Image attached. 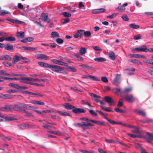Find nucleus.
<instances>
[{"label":"nucleus","instance_id":"nucleus-42","mask_svg":"<svg viewBox=\"0 0 153 153\" xmlns=\"http://www.w3.org/2000/svg\"><path fill=\"white\" fill-rule=\"evenodd\" d=\"M28 126L26 124H20L18 125V127L20 129H27Z\"/></svg>","mask_w":153,"mask_h":153},{"label":"nucleus","instance_id":"nucleus-30","mask_svg":"<svg viewBox=\"0 0 153 153\" xmlns=\"http://www.w3.org/2000/svg\"><path fill=\"white\" fill-rule=\"evenodd\" d=\"M24 93L25 94H28L32 95H39L41 97H42V95L40 94L39 93H32L31 92H29L27 91H25L24 92Z\"/></svg>","mask_w":153,"mask_h":153},{"label":"nucleus","instance_id":"nucleus-64","mask_svg":"<svg viewBox=\"0 0 153 153\" xmlns=\"http://www.w3.org/2000/svg\"><path fill=\"white\" fill-rule=\"evenodd\" d=\"M74 48L70 46L68 47L65 48V50L66 51H72Z\"/></svg>","mask_w":153,"mask_h":153},{"label":"nucleus","instance_id":"nucleus-48","mask_svg":"<svg viewBox=\"0 0 153 153\" xmlns=\"http://www.w3.org/2000/svg\"><path fill=\"white\" fill-rule=\"evenodd\" d=\"M127 134L128 135V136H129L130 137L134 138H138V137H140L141 138L142 137L140 136V135H136L135 134H129L128 133Z\"/></svg>","mask_w":153,"mask_h":153},{"label":"nucleus","instance_id":"nucleus-34","mask_svg":"<svg viewBox=\"0 0 153 153\" xmlns=\"http://www.w3.org/2000/svg\"><path fill=\"white\" fill-rule=\"evenodd\" d=\"M91 96H93L95 98V100L97 102H99L100 101V100H99V99L100 98V97L99 96L96 94H94L93 93H91Z\"/></svg>","mask_w":153,"mask_h":153},{"label":"nucleus","instance_id":"nucleus-51","mask_svg":"<svg viewBox=\"0 0 153 153\" xmlns=\"http://www.w3.org/2000/svg\"><path fill=\"white\" fill-rule=\"evenodd\" d=\"M12 22L13 23L17 24H22L23 22L17 19H13Z\"/></svg>","mask_w":153,"mask_h":153},{"label":"nucleus","instance_id":"nucleus-26","mask_svg":"<svg viewBox=\"0 0 153 153\" xmlns=\"http://www.w3.org/2000/svg\"><path fill=\"white\" fill-rule=\"evenodd\" d=\"M33 40V38L31 37H28L25 39L21 40V42L23 43H26L30 42Z\"/></svg>","mask_w":153,"mask_h":153},{"label":"nucleus","instance_id":"nucleus-53","mask_svg":"<svg viewBox=\"0 0 153 153\" xmlns=\"http://www.w3.org/2000/svg\"><path fill=\"white\" fill-rule=\"evenodd\" d=\"M42 81H44L47 83H48L49 82V80L47 79H39L38 78H36V82H40Z\"/></svg>","mask_w":153,"mask_h":153},{"label":"nucleus","instance_id":"nucleus-37","mask_svg":"<svg viewBox=\"0 0 153 153\" xmlns=\"http://www.w3.org/2000/svg\"><path fill=\"white\" fill-rule=\"evenodd\" d=\"M51 37L52 38L59 37V33L56 31L52 32L51 34Z\"/></svg>","mask_w":153,"mask_h":153},{"label":"nucleus","instance_id":"nucleus-15","mask_svg":"<svg viewBox=\"0 0 153 153\" xmlns=\"http://www.w3.org/2000/svg\"><path fill=\"white\" fill-rule=\"evenodd\" d=\"M12 59L11 57L7 54H5L0 56V60H1L10 61Z\"/></svg>","mask_w":153,"mask_h":153},{"label":"nucleus","instance_id":"nucleus-22","mask_svg":"<svg viewBox=\"0 0 153 153\" xmlns=\"http://www.w3.org/2000/svg\"><path fill=\"white\" fill-rule=\"evenodd\" d=\"M85 78L86 79H90L95 81H100V79L97 77L91 75L87 76Z\"/></svg>","mask_w":153,"mask_h":153},{"label":"nucleus","instance_id":"nucleus-35","mask_svg":"<svg viewBox=\"0 0 153 153\" xmlns=\"http://www.w3.org/2000/svg\"><path fill=\"white\" fill-rule=\"evenodd\" d=\"M108 56L109 58L112 60H115V54L112 51H110L108 53Z\"/></svg>","mask_w":153,"mask_h":153},{"label":"nucleus","instance_id":"nucleus-21","mask_svg":"<svg viewBox=\"0 0 153 153\" xmlns=\"http://www.w3.org/2000/svg\"><path fill=\"white\" fill-rule=\"evenodd\" d=\"M121 74H118L115 75V85H118L120 82Z\"/></svg>","mask_w":153,"mask_h":153},{"label":"nucleus","instance_id":"nucleus-46","mask_svg":"<svg viewBox=\"0 0 153 153\" xmlns=\"http://www.w3.org/2000/svg\"><path fill=\"white\" fill-rule=\"evenodd\" d=\"M10 13V12L5 10H1L0 12V15L4 16Z\"/></svg>","mask_w":153,"mask_h":153},{"label":"nucleus","instance_id":"nucleus-33","mask_svg":"<svg viewBox=\"0 0 153 153\" xmlns=\"http://www.w3.org/2000/svg\"><path fill=\"white\" fill-rule=\"evenodd\" d=\"M132 90V88L131 87L126 88H125L124 90L122 91L121 93H127L131 91Z\"/></svg>","mask_w":153,"mask_h":153},{"label":"nucleus","instance_id":"nucleus-31","mask_svg":"<svg viewBox=\"0 0 153 153\" xmlns=\"http://www.w3.org/2000/svg\"><path fill=\"white\" fill-rule=\"evenodd\" d=\"M5 49L6 50L11 51L13 50V46L12 45H10L9 44H7L5 46Z\"/></svg>","mask_w":153,"mask_h":153},{"label":"nucleus","instance_id":"nucleus-61","mask_svg":"<svg viewBox=\"0 0 153 153\" xmlns=\"http://www.w3.org/2000/svg\"><path fill=\"white\" fill-rule=\"evenodd\" d=\"M56 42L58 44H61L63 42V40L59 38H57L56 40Z\"/></svg>","mask_w":153,"mask_h":153},{"label":"nucleus","instance_id":"nucleus-25","mask_svg":"<svg viewBox=\"0 0 153 153\" xmlns=\"http://www.w3.org/2000/svg\"><path fill=\"white\" fill-rule=\"evenodd\" d=\"M30 102L34 104L39 105H45L44 103L42 102L35 100L31 101Z\"/></svg>","mask_w":153,"mask_h":153},{"label":"nucleus","instance_id":"nucleus-29","mask_svg":"<svg viewBox=\"0 0 153 153\" xmlns=\"http://www.w3.org/2000/svg\"><path fill=\"white\" fill-rule=\"evenodd\" d=\"M82 30H79L74 35V37L75 38H77L79 37H81L82 36Z\"/></svg>","mask_w":153,"mask_h":153},{"label":"nucleus","instance_id":"nucleus-8","mask_svg":"<svg viewBox=\"0 0 153 153\" xmlns=\"http://www.w3.org/2000/svg\"><path fill=\"white\" fill-rule=\"evenodd\" d=\"M41 19L44 22L49 23L50 19L48 18V15L47 14L43 13L41 16Z\"/></svg>","mask_w":153,"mask_h":153},{"label":"nucleus","instance_id":"nucleus-28","mask_svg":"<svg viewBox=\"0 0 153 153\" xmlns=\"http://www.w3.org/2000/svg\"><path fill=\"white\" fill-rule=\"evenodd\" d=\"M16 36L18 38L23 39L25 37V33L22 31L17 32L16 33Z\"/></svg>","mask_w":153,"mask_h":153},{"label":"nucleus","instance_id":"nucleus-43","mask_svg":"<svg viewBox=\"0 0 153 153\" xmlns=\"http://www.w3.org/2000/svg\"><path fill=\"white\" fill-rule=\"evenodd\" d=\"M23 112H24L25 113V116L28 117H33V116L32 113L29 112L28 111L24 110H23Z\"/></svg>","mask_w":153,"mask_h":153},{"label":"nucleus","instance_id":"nucleus-23","mask_svg":"<svg viewBox=\"0 0 153 153\" xmlns=\"http://www.w3.org/2000/svg\"><path fill=\"white\" fill-rule=\"evenodd\" d=\"M20 60H21V57L19 56L16 55L14 56L13 58L12 62L13 64H15Z\"/></svg>","mask_w":153,"mask_h":153},{"label":"nucleus","instance_id":"nucleus-19","mask_svg":"<svg viewBox=\"0 0 153 153\" xmlns=\"http://www.w3.org/2000/svg\"><path fill=\"white\" fill-rule=\"evenodd\" d=\"M82 35H83L85 37H89L91 36V33L89 31H85L84 30H82Z\"/></svg>","mask_w":153,"mask_h":153},{"label":"nucleus","instance_id":"nucleus-44","mask_svg":"<svg viewBox=\"0 0 153 153\" xmlns=\"http://www.w3.org/2000/svg\"><path fill=\"white\" fill-rule=\"evenodd\" d=\"M143 36L141 34H138V35L134 36L133 39L135 40H137L140 39H142Z\"/></svg>","mask_w":153,"mask_h":153},{"label":"nucleus","instance_id":"nucleus-63","mask_svg":"<svg viewBox=\"0 0 153 153\" xmlns=\"http://www.w3.org/2000/svg\"><path fill=\"white\" fill-rule=\"evenodd\" d=\"M51 65L44 62L43 67L50 68Z\"/></svg>","mask_w":153,"mask_h":153},{"label":"nucleus","instance_id":"nucleus-11","mask_svg":"<svg viewBox=\"0 0 153 153\" xmlns=\"http://www.w3.org/2000/svg\"><path fill=\"white\" fill-rule=\"evenodd\" d=\"M106 11V10L103 8L99 9H96L92 10V12L93 14H99L103 13Z\"/></svg>","mask_w":153,"mask_h":153},{"label":"nucleus","instance_id":"nucleus-5","mask_svg":"<svg viewBox=\"0 0 153 153\" xmlns=\"http://www.w3.org/2000/svg\"><path fill=\"white\" fill-rule=\"evenodd\" d=\"M19 82L30 85H32V82H30V77H22L19 79Z\"/></svg>","mask_w":153,"mask_h":153},{"label":"nucleus","instance_id":"nucleus-2","mask_svg":"<svg viewBox=\"0 0 153 153\" xmlns=\"http://www.w3.org/2000/svg\"><path fill=\"white\" fill-rule=\"evenodd\" d=\"M13 109L18 111L23 112L24 109V104L20 103L19 104H16L13 105Z\"/></svg>","mask_w":153,"mask_h":153},{"label":"nucleus","instance_id":"nucleus-7","mask_svg":"<svg viewBox=\"0 0 153 153\" xmlns=\"http://www.w3.org/2000/svg\"><path fill=\"white\" fill-rule=\"evenodd\" d=\"M72 111L74 113L76 114H80L81 113H85L86 112V110L85 109L79 108H73L72 110Z\"/></svg>","mask_w":153,"mask_h":153},{"label":"nucleus","instance_id":"nucleus-58","mask_svg":"<svg viewBox=\"0 0 153 153\" xmlns=\"http://www.w3.org/2000/svg\"><path fill=\"white\" fill-rule=\"evenodd\" d=\"M93 49L95 51H102V50L101 48L99 47L96 46L93 47Z\"/></svg>","mask_w":153,"mask_h":153},{"label":"nucleus","instance_id":"nucleus-32","mask_svg":"<svg viewBox=\"0 0 153 153\" xmlns=\"http://www.w3.org/2000/svg\"><path fill=\"white\" fill-rule=\"evenodd\" d=\"M92 123L96 124L98 125H101L103 126H105L106 125L103 122H100L98 121H96L92 120Z\"/></svg>","mask_w":153,"mask_h":153},{"label":"nucleus","instance_id":"nucleus-36","mask_svg":"<svg viewBox=\"0 0 153 153\" xmlns=\"http://www.w3.org/2000/svg\"><path fill=\"white\" fill-rule=\"evenodd\" d=\"M87 52V48L84 47H81L79 50V53L81 54H85Z\"/></svg>","mask_w":153,"mask_h":153},{"label":"nucleus","instance_id":"nucleus-39","mask_svg":"<svg viewBox=\"0 0 153 153\" xmlns=\"http://www.w3.org/2000/svg\"><path fill=\"white\" fill-rule=\"evenodd\" d=\"M94 60L97 62H103L106 61V59L101 57L95 58L94 59Z\"/></svg>","mask_w":153,"mask_h":153},{"label":"nucleus","instance_id":"nucleus-9","mask_svg":"<svg viewBox=\"0 0 153 153\" xmlns=\"http://www.w3.org/2000/svg\"><path fill=\"white\" fill-rule=\"evenodd\" d=\"M96 112H97L100 114L102 116H103L112 125L115 124V121L111 120L109 119L108 117H107V116H106V115L104 114L102 112L100 111L97 110L96 111Z\"/></svg>","mask_w":153,"mask_h":153},{"label":"nucleus","instance_id":"nucleus-4","mask_svg":"<svg viewBox=\"0 0 153 153\" xmlns=\"http://www.w3.org/2000/svg\"><path fill=\"white\" fill-rule=\"evenodd\" d=\"M35 58L39 60H48L49 57L48 56L42 53H38L36 54L35 56Z\"/></svg>","mask_w":153,"mask_h":153},{"label":"nucleus","instance_id":"nucleus-3","mask_svg":"<svg viewBox=\"0 0 153 153\" xmlns=\"http://www.w3.org/2000/svg\"><path fill=\"white\" fill-rule=\"evenodd\" d=\"M13 110V106L10 105H5L3 106L0 107V111H11Z\"/></svg>","mask_w":153,"mask_h":153},{"label":"nucleus","instance_id":"nucleus-62","mask_svg":"<svg viewBox=\"0 0 153 153\" xmlns=\"http://www.w3.org/2000/svg\"><path fill=\"white\" fill-rule=\"evenodd\" d=\"M17 90L15 89H10L7 90V92L8 93H13L17 92Z\"/></svg>","mask_w":153,"mask_h":153},{"label":"nucleus","instance_id":"nucleus-27","mask_svg":"<svg viewBox=\"0 0 153 153\" xmlns=\"http://www.w3.org/2000/svg\"><path fill=\"white\" fill-rule=\"evenodd\" d=\"M56 112L58 113L59 115L62 116H71V114L65 112H62L59 111H57Z\"/></svg>","mask_w":153,"mask_h":153},{"label":"nucleus","instance_id":"nucleus-10","mask_svg":"<svg viewBox=\"0 0 153 153\" xmlns=\"http://www.w3.org/2000/svg\"><path fill=\"white\" fill-rule=\"evenodd\" d=\"M125 98L126 100L129 102H133L135 101V99L131 94H128L125 96Z\"/></svg>","mask_w":153,"mask_h":153},{"label":"nucleus","instance_id":"nucleus-47","mask_svg":"<svg viewBox=\"0 0 153 153\" xmlns=\"http://www.w3.org/2000/svg\"><path fill=\"white\" fill-rule=\"evenodd\" d=\"M9 85L10 86L14 87L16 88L19 89V86L15 83H9Z\"/></svg>","mask_w":153,"mask_h":153},{"label":"nucleus","instance_id":"nucleus-45","mask_svg":"<svg viewBox=\"0 0 153 153\" xmlns=\"http://www.w3.org/2000/svg\"><path fill=\"white\" fill-rule=\"evenodd\" d=\"M129 26L131 28L134 29H137L140 27L139 25L133 23L130 24Z\"/></svg>","mask_w":153,"mask_h":153},{"label":"nucleus","instance_id":"nucleus-12","mask_svg":"<svg viewBox=\"0 0 153 153\" xmlns=\"http://www.w3.org/2000/svg\"><path fill=\"white\" fill-rule=\"evenodd\" d=\"M89 125H91L90 124L88 123H85V122H82L81 123H75L74 126L78 127H82L83 128L84 126H88Z\"/></svg>","mask_w":153,"mask_h":153},{"label":"nucleus","instance_id":"nucleus-55","mask_svg":"<svg viewBox=\"0 0 153 153\" xmlns=\"http://www.w3.org/2000/svg\"><path fill=\"white\" fill-rule=\"evenodd\" d=\"M62 15L65 17H70L71 16V13H68L67 12H64L62 13Z\"/></svg>","mask_w":153,"mask_h":153},{"label":"nucleus","instance_id":"nucleus-50","mask_svg":"<svg viewBox=\"0 0 153 153\" xmlns=\"http://www.w3.org/2000/svg\"><path fill=\"white\" fill-rule=\"evenodd\" d=\"M1 137L2 138V139L4 141H6L7 140L10 141L12 140V139L11 137H6L4 135L2 136Z\"/></svg>","mask_w":153,"mask_h":153},{"label":"nucleus","instance_id":"nucleus-1","mask_svg":"<svg viewBox=\"0 0 153 153\" xmlns=\"http://www.w3.org/2000/svg\"><path fill=\"white\" fill-rule=\"evenodd\" d=\"M50 69L53 71L60 73H64L62 70H64V68L59 66L51 65Z\"/></svg>","mask_w":153,"mask_h":153},{"label":"nucleus","instance_id":"nucleus-41","mask_svg":"<svg viewBox=\"0 0 153 153\" xmlns=\"http://www.w3.org/2000/svg\"><path fill=\"white\" fill-rule=\"evenodd\" d=\"M128 61L133 63L136 64L138 65H139L142 63V62L140 60L136 59L132 60L130 59Z\"/></svg>","mask_w":153,"mask_h":153},{"label":"nucleus","instance_id":"nucleus-38","mask_svg":"<svg viewBox=\"0 0 153 153\" xmlns=\"http://www.w3.org/2000/svg\"><path fill=\"white\" fill-rule=\"evenodd\" d=\"M5 40L7 42H13L16 41V39L13 36H10L5 38Z\"/></svg>","mask_w":153,"mask_h":153},{"label":"nucleus","instance_id":"nucleus-20","mask_svg":"<svg viewBox=\"0 0 153 153\" xmlns=\"http://www.w3.org/2000/svg\"><path fill=\"white\" fill-rule=\"evenodd\" d=\"M104 100L109 104L110 105H112L111 103L114 102L113 99L109 96L105 97Z\"/></svg>","mask_w":153,"mask_h":153},{"label":"nucleus","instance_id":"nucleus-13","mask_svg":"<svg viewBox=\"0 0 153 153\" xmlns=\"http://www.w3.org/2000/svg\"><path fill=\"white\" fill-rule=\"evenodd\" d=\"M0 117L3 118L4 121H10L16 120V118L14 117H10L8 116H5L3 115L0 114Z\"/></svg>","mask_w":153,"mask_h":153},{"label":"nucleus","instance_id":"nucleus-6","mask_svg":"<svg viewBox=\"0 0 153 153\" xmlns=\"http://www.w3.org/2000/svg\"><path fill=\"white\" fill-rule=\"evenodd\" d=\"M51 61L53 63L56 64L66 66H67L68 65V64L67 63L56 59H52L51 60Z\"/></svg>","mask_w":153,"mask_h":153},{"label":"nucleus","instance_id":"nucleus-24","mask_svg":"<svg viewBox=\"0 0 153 153\" xmlns=\"http://www.w3.org/2000/svg\"><path fill=\"white\" fill-rule=\"evenodd\" d=\"M145 45H143L140 46L139 47L136 48L132 49V51L134 52V50L137 51H141L144 52L145 50Z\"/></svg>","mask_w":153,"mask_h":153},{"label":"nucleus","instance_id":"nucleus-54","mask_svg":"<svg viewBox=\"0 0 153 153\" xmlns=\"http://www.w3.org/2000/svg\"><path fill=\"white\" fill-rule=\"evenodd\" d=\"M89 111L91 115L95 116H97V114L93 110H89Z\"/></svg>","mask_w":153,"mask_h":153},{"label":"nucleus","instance_id":"nucleus-40","mask_svg":"<svg viewBox=\"0 0 153 153\" xmlns=\"http://www.w3.org/2000/svg\"><path fill=\"white\" fill-rule=\"evenodd\" d=\"M24 108H26L28 110H32L35 109V108L33 106L29 105L28 104H24Z\"/></svg>","mask_w":153,"mask_h":153},{"label":"nucleus","instance_id":"nucleus-14","mask_svg":"<svg viewBox=\"0 0 153 153\" xmlns=\"http://www.w3.org/2000/svg\"><path fill=\"white\" fill-rule=\"evenodd\" d=\"M146 134L149 136V137H144V138L148 142H149L151 140H153V134H151L148 132H146Z\"/></svg>","mask_w":153,"mask_h":153},{"label":"nucleus","instance_id":"nucleus-52","mask_svg":"<svg viewBox=\"0 0 153 153\" xmlns=\"http://www.w3.org/2000/svg\"><path fill=\"white\" fill-rule=\"evenodd\" d=\"M68 68L71 71L73 72H76L77 71L76 69L74 67L69 66L68 67Z\"/></svg>","mask_w":153,"mask_h":153},{"label":"nucleus","instance_id":"nucleus-60","mask_svg":"<svg viewBox=\"0 0 153 153\" xmlns=\"http://www.w3.org/2000/svg\"><path fill=\"white\" fill-rule=\"evenodd\" d=\"M101 80L103 82L106 83L108 82V80L107 77L105 76L102 77L101 79Z\"/></svg>","mask_w":153,"mask_h":153},{"label":"nucleus","instance_id":"nucleus-49","mask_svg":"<svg viewBox=\"0 0 153 153\" xmlns=\"http://www.w3.org/2000/svg\"><path fill=\"white\" fill-rule=\"evenodd\" d=\"M115 111L120 113H125L126 112V111L125 110H123L118 108H115Z\"/></svg>","mask_w":153,"mask_h":153},{"label":"nucleus","instance_id":"nucleus-56","mask_svg":"<svg viewBox=\"0 0 153 153\" xmlns=\"http://www.w3.org/2000/svg\"><path fill=\"white\" fill-rule=\"evenodd\" d=\"M135 147L137 149H140V151L141 152V149H143L140 145V144L138 143H136L135 144Z\"/></svg>","mask_w":153,"mask_h":153},{"label":"nucleus","instance_id":"nucleus-16","mask_svg":"<svg viewBox=\"0 0 153 153\" xmlns=\"http://www.w3.org/2000/svg\"><path fill=\"white\" fill-rule=\"evenodd\" d=\"M131 128L134 129L133 130L131 131L132 133L137 134H140L141 133V131L140 130L139 128L137 126L132 125Z\"/></svg>","mask_w":153,"mask_h":153},{"label":"nucleus","instance_id":"nucleus-59","mask_svg":"<svg viewBox=\"0 0 153 153\" xmlns=\"http://www.w3.org/2000/svg\"><path fill=\"white\" fill-rule=\"evenodd\" d=\"M49 133L51 134H55L59 135L60 134V132L57 131H49Z\"/></svg>","mask_w":153,"mask_h":153},{"label":"nucleus","instance_id":"nucleus-17","mask_svg":"<svg viewBox=\"0 0 153 153\" xmlns=\"http://www.w3.org/2000/svg\"><path fill=\"white\" fill-rule=\"evenodd\" d=\"M135 112L139 115H141L143 117H145L146 116V113L142 110L138 109H135L134 110Z\"/></svg>","mask_w":153,"mask_h":153},{"label":"nucleus","instance_id":"nucleus-18","mask_svg":"<svg viewBox=\"0 0 153 153\" xmlns=\"http://www.w3.org/2000/svg\"><path fill=\"white\" fill-rule=\"evenodd\" d=\"M63 105L66 109L68 110L73 109V108H75L74 106L68 103H64L63 104Z\"/></svg>","mask_w":153,"mask_h":153},{"label":"nucleus","instance_id":"nucleus-57","mask_svg":"<svg viewBox=\"0 0 153 153\" xmlns=\"http://www.w3.org/2000/svg\"><path fill=\"white\" fill-rule=\"evenodd\" d=\"M80 120H84L88 122H92V120H90L88 118H85V117H82L80 118Z\"/></svg>","mask_w":153,"mask_h":153}]
</instances>
